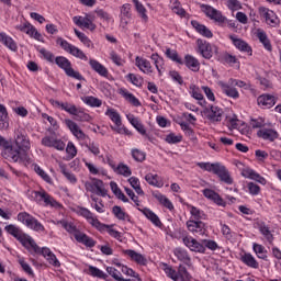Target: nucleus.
<instances>
[{
    "label": "nucleus",
    "mask_w": 281,
    "mask_h": 281,
    "mask_svg": "<svg viewBox=\"0 0 281 281\" xmlns=\"http://www.w3.org/2000/svg\"><path fill=\"white\" fill-rule=\"evenodd\" d=\"M252 249L258 258L267 260V250L262 245L254 244Z\"/></svg>",
    "instance_id": "obj_49"
},
{
    "label": "nucleus",
    "mask_w": 281,
    "mask_h": 281,
    "mask_svg": "<svg viewBox=\"0 0 281 281\" xmlns=\"http://www.w3.org/2000/svg\"><path fill=\"white\" fill-rule=\"evenodd\" d=\"M196 46L199 54H201V56L207 60H210L214 54H218V47L212 46V44L205 40L199 38L196 41Z\"/></svg>",
    "instance_id": "obj_4"
},
{
    "label": "nucleus",
    "mask_w": 281,
    "mask_h": 281,
    "mask_svg": "<svg viewBox=\"0 0 281 281\" xmlns=\"http://www.w3.org/2000/svg\"><path fill=\"white\" fill-rule=\"evenodd\" d=\"M115 265H116L117 269H120V271L122 273H124L125 276H130L131 278H137V273L133 269H131L126 266H123L122 263H115Z\"/></svg>",
    "instance_id": "obj_59"
},
{
    "label": "nucleus",
    "mask_w": 281,
    "mask_h": 281,
    "mask_svg": "<svg viewBox=\"0 0 281 281\" xmlns=\"http://www.w3.org/2000/svg\"><path fill=\"white\" fill-rule=\"evenodd\" d=\"M72 115H75L77 122H91V115L87 114V112L82 111L80 108H77V112Z\"/></svg>",
    "instance_id": "obj_43"
},
{
    "label": "nucleus",
    "mask_w": 281,
    "mask_h": 281,
    "mask_svg": "<svg viewBox=\"0 0 281 281\" xmlns=\"http://www.w3.org/2000/svg\"><path fill=\"white\" fill-rule=\"evenodd\" d=\"M42 145L47 148H56V150H65V142L54 136H45L42 138Z\"/></svg>",
    "instance_id": "obj_13"
},
{
    "label": "nucleus",
    "mask_w": 281,
    "mask_h": 281,
    "mask_svg": "<svg viewBox=\"0 0 281 281\" xmlns=\"http://www.w3.org/2000/svg\"><path fill=\"white\" fill-rule=\"evenodd\" d=\"M121 95L127 100L130 104H133V106H142V102L133 95V93L126 91V90H121Z\"/></svg>",
    "instance_id": "obj_39"
},
{
    "label": "nucleus",
    "mask_w": 281,
    "mask_h": 281,
    "mask_svg": "<svg viewBox=\"0 0 281 281\" xmlns=\"http://www.w3.org/2000/svg\"><path fill=\"white\" fill-rule=\"evenodd\" d=\"M243 177H246V179H252L254 181H257L258 183H261L265 186L267 183V180L261 177L259 173L254 171L252 169L246 168L241 171Z\"/></svg>",
    "instance_id": "obj_28"
},
{
    "label": "nucleus",
    "mask_w": 281,
    "mask_h": 281,
    "mask_svg": "<svg viewBox=\"0 0 281 281\" xmlns=\"http://www.w3.org/2000/svg\"><path fill=\"white\" fill-rule=\"evenodd\" d=\"M112 212L119 221H126L130 218L128 214H126L121 206H113Z\"/></svg>",
    "instance_id": "obj_53"
},
{
    "label": "nucleus",
    "mask_w": 281,
    "mask_h": 281,
    "mask_svg": "<svg viewBox=\"0 0 281 281\" xmlns=\"http://www.w3.org/2000/svg\"><path fill=\"white\" fill-rule=\"evenodd\" d=\"M124 254L131 258V260H134V262H137V265H146L148 260H146V257L144 255L135 251V250H124Z\"/></svg>",
    "instance_id": "obj_30"
},
{
    "label": "nucleus",
    "mask_w": 281,
    "mask_h": 281,
    "mask_svg": "<svg viewBox=\"0 0 281 281\" xmlns=\"http://www.w3.org/2000/svg\"><path fill=\"white\" fill-rule=\"evenodd\" d=\"M86 147L88 148V150H90L92 155H94V157H98V155H100V144L95 142H90L86 145Z\"/></svg>",
    "instance_id": "obj_64"
},
{
    "label": "nucleus",
    "mask_w": 281,
    "mask_h": 281,
    "mask_svg": "<svg viewBox=\"0 0 281 281\" xmlns=\"http://www.w3.org/2000/svg\"><path fill=\"white\" fill-rule=\"evenodd\" d=\"M204 113L206 114L207 120L211 122H221L223 120V109L211 105L210 108H206L204 110Z\"/></svg>",
    "instance_id": "obj_15"
},
{
    "label": "nucleus",
    "mask_w": 281,
    "mask_h": 281,
    "mask_svg": "<svg viewBox=\"0 0 281 281\" xmlns=\"http://www.w3.org/2000/svg\"><path fill=\"white\" fill-rule=\"evenodd\" d=\"M89 65L91 69H93V71L99 74V76H103V78L109 77V70L106 69V67H104V65L100 64V61L95 59H90Z\"/></svg>",
    "instance_id": "obj_27"
},
{
    "label": "nucleus",
    "mask_w": 281,
    "mask_h": 281,
    "mask_svg": "<svg viewBox=\"0 0 281 281\" xmlns=\"http://www.w3.org/2000/svg\"><path fill=\"white\" fill-rule=\"evenodd\" d=\"M145 180L149 186H154V188H164V180H161L159 175L147 173Z\"/></svg>",
    "instance_id": "obj_33"
},
{
    "label": "nucleus",
    "mask_w": 281,
    "mask_h": 281,
    "mask_svg": "<svg viewBox=\"0 0 281 281\" xmlns=\"http://www.w3.org/2000/svg\"><path fill=\"white\" fill-rule=\"evenodd\" d=\"M135 65L136 67H138V69L140 71H143V74H153V65H150V61H148V59L144 58V57H139L137 56L135 58Z\"/></svg>",
    "instance_id": "obj_22"
},
{
    "label": "nucleus",
    "mask_w": 281,
    "mask_h": 281,
    "mask_svg": "<svg viewBox=\"0 0 281 281\" xmlns=\"http://www.w3.org/2000/svg\"><path fill=\"white\" fill-rule=\"evenodd\" d=\"M76 213L79 216H83V218H87L88 223H90V225H92V227H95V229H98L99 232H104V228L106 226L100 223V221L97 220V217H93V213H91V211H89L87 207L78 206L76 209Z\"/></svg>",
    "instance_id": "obj_5"
},
{
    "label": "nucleus",
    "mask_w": 281,
    "mask_h": 281,
    "mask_svg": "<svg viewBox=\"0 0 281 281\" xmlns=\"http://www.w3.org/2000/svg\"><path fill=\"white\" fill-rule=\"evenodd\" d=\"M142 212H143L144 216H146V218H148V221H150L154 225H156V227H160L161 221H159V217L157 216V214H155L149 209H144V210H142Z\"/></svg>",
    "instance_id": "obj_37"
},
{
    "label": "nucleus",
    "mask_w": 281,
    "mask_h": 281,
    "mask_svg": "<svg viewBox=\"0 0 281 281\" xmlns=\"http://www.w3.org/2000/svg\"><path fill=\"white\" fill-rule=\"evenodd\" d=\"M198 166L202 170H206V172H213V175H215L220 164L218 162H215V164L199 162Z\"/></svg>",
    "instance_id": "obj_46"
},
{
    "label": "nucleus",
    "mask_w": 281,
    "mask_h": 281,
    "mask_svg": "<svg viewBox=\"0 0 281 281\" xmlns=\"http://www.w3.org/2000/svg\"><path fill=\"white\" fill-rule=\"evenodd\" d=\"M187 227L192 234H196L198 236L205 235V223L201 221L190 220L187 222Z\"/></svg>",
    "instance_id": "obj_16"
},
{
    "label": "nucleus",
    "mask_w": 281,
    "mask_h": 281,
    "mask_svg": "<svg viewBox=\"0 0 281 281\" xmlns=\"http://www.w3.org/2000/svg\"><path fill=\"white\" fill-rule=\"evenodd\" d=\"M10 123H8V109L5 106H0V131L8 130Z\"/></svg>",
    "instance_id": "obj_36"
},
{
    "label": "nucleus",
    "mask_w": 281,
    "mask_h": 281,
    "mask_svg": "<svg viewBox=\"0 0 281 281\" xmlns=\"http://www.w3.org/2000/svg\"><path fill=\"white\" fill-rule=\"evenodd\" d=\"M190 214L195 218V221H203L205 220V213L203 211L199 210L195 206H190Z\"/></svg>",
    "instance_id": "obj_57"
},
{
    "label": "nucleus",
    "mask_w": 281,
    "mask_h": 281,
    "mask_svg": "<svg viewBox=\"0 0 281 281\" xmlns=\"http://www.w3.org/2000/svg\"><path fill=\"white\" fill-rule=\"evenodd\" d=\"M60 171L63 172L64 177L70 181V183H76L78 179H76V176L69 171H67V167L60 162L59 164Z\"/></svg>",
    "instance_id": "obj_55"
},
{
    "label": "nucleus",
    "mask_w": 281,
    "mask_h": 281,
    "mask_svg": "<svg viewBox=\"0 0 281 281\" xmlns=\"http://www.w3.org/2000/svg\"><path fill=\"white\" fill-rule=\"evenodd\" d=\"M257 36L260 43H262V45L265 46V48L268 49V52H271V42H269L267 33H265L263 31H258Z\"/></svg>",
    "instance_id": "obj_50"
},
{
    "label": "nucleus",
    "mask_w": 281,
    "mask_h": 281,
    "mask_svg": "<svg viewBox=\"0 0 281 281\" xmlns=\"http://www.w3.org/2000/svg\"><path fill=\"white\" fill-rule=\"evenodd\" d=\"M190 94L194 98V100H198L201 102L203 100V93H201V88L199 86L192 83L189 87Z\"/></svg>",
    "instance_id": "obj_45"
},
{
    "label": "nucleus",
    "mask_w": 281,
    "mask_h": 281,
    "mask_svg": "<svg viewBox=\"0 0 281 281\" xmlns=\"http://www.w3.org/2000/svg\"><path fill=\"white\" fill-rule=\"evenodd\" d=\"M186 66L191 69L192 71H199L200 63L199 59L192 57V55H187L184 57Z\"/></svg>",
    "instance_id": "obj_35"
},
{
    "label": "nucleus",
    "mask_w": 281,
    "mask_h": 281,
    "mask_svg": "<svg viewBox=\"0 0 281 281\" xmlns=\"http://www.w3.org/2000/svg\"><path fill=\"white\" fill-rule=\"evenodd\" d=\"M165 54H166L167 58H170V60H173V63L183 65V60L181 59V57H179V54L177 53V50L167 48Z\"/></svg>",
    "instance_id": "obj_52"
},
{
    "label": "nucleus",
    "mask_w": 281,
    "mask_h": 281,
    "mask_svg": "<svg viewBox=\"0 0 281 281\" xmlns=\"http://www.w3.org/2000/svg\"><path fill=\"white\" fill-rule=\"evenodd\" d=\"M106 272L109 273V276H111V278L115 279L116 281H133L131 279H124L122 277V272L120 269L114 268V267H108L106 268Z\"/></svg>",
    "instance_id": "obj_38"
},
{
    "label": "nucleus",
    "mask_w": 281,
    "mask_h": 281,
    "mask_svg": "<svg viewBox=\"0 0 281 281\" xmlns=\"http://www.w3.org/2000/svg\"><path fill=\"white\" fill-rule=\"evenodd\" d=\"M127 120L140 135L150 139V137H148V134L146 133V127H144V124H142L139 119L135 117L133 114H130L127 115Z\"/></svg>",
    "instance_id": "obj_25"
},
{
    "label": "nucleus",
    "mask_w": 281,
    "mask_h": 281,
    "mask_svg": "<svg viewBox=\"0 0 281 281\" xmlns=\"http://www.w3.org/2000/svg\"><path fill=\"white\" fill-rule=\"evenodd\" d=\"M183 245L190 249V251H195L198 254H205V246L199 243V240L194 239L193 237L186 236L182 238Z\"/></svg>",
    "instance_id": "obj_9"
},
{
    "label": "nucleus",
    "mask_w": 281,
    "mask_h": 281,
    "mask_svg": "<svg viewBox=\"0 0 281 281\" xmlns=\"http://www.w3.org/2000/svg\"><path fill=\"white\" fill-rule=\"evenodd\" d=\"M16 239L26 249H33L35 254H38V251H41V248L38 247V245H36V241H34L32 237L21 233Z\"/></svg>",
    "instance_id": "obj_17"
},
{
    "label": "nucleus",
    "mask_w": 281,
    "mask_h": 281,
    "mask_svg": "<svg viewBox=\"0 0 281 281\" xmlns=\"http://www.w3.org/2000/svg\"><path fill=\"white\" fill-rule=\"evenodd\" d=\"M132 157L135 161L142 162L146 160V153L140 149H132Z\"/></svg>",
    "instance_id": "obj_62"
},
{
    "label": "nucleus",
    "mask_w": 281,
    "mask_h": 281,
    "mask_svg": "<svg viewBox=\"0 0 281 281\" xmlns=\"http://www.w3.org/2000/svg\"><path fill=\"white\" fill-rule=\"evenodd\" d=\"M32 198L38 203L44 201L45 205H50V207H60V204L45 191H34Z\"/></svg>",
    "instance_id": "obj_7"
},
{
    "label": "nucleus",
    "mask_w": 281,
    "mask_h": 281,
    "mask_svg": "<svg viewBox=\"0 0 281 281\" xmlns=\"http://www.w3.org/2000/svg\"><path fill=\"white\" fill-rule=\"evenodd\" d=\"M72 21L78 25V27H86V30H90V32L95 30V24H93V16L90 14H86L85 18L74 16Z\"/></svg>",
    "instance_id": "obj_10"
},
{
    "label": "nucleus",
    "mask_w": 281,
    "mask_h": 281,
    "mask_svg": "<svg viewBox=\"0 0 281 281\" xmlns=\"http://www.w3.org/2000/svg\"><path fill=\"white\" fill-rule=\"evenodd\" d=\"M66 126H68L70 133L77 137V139H80L81 142H85L87 139V134L80 130V126H78V123L71 121V120H66L65 121Z\"/></svg>",
    "instance_id": "obj_18"
},
{
    "label": "nucleus",
    "mask_w": 281,
    "mask_h": 281,
    "mask_svg": "<svg viewBox=\"0 0 281 281\" xmlns=\"http://www.w3.org/2000/svg\"><path fill=\"white\" fill-rule=\"evenodd\" d=\"M128 183L132 186V188L137 192L138 194H144V190H142V186L139 184V179L135 177H131L128 179Z\"/></svg>",
    "instance_id": "obj_58"
},
{
    "label": "nucleus",
    "mask_w": 281,
    "mask_h": 281,
    "mask_svg": "<svg viewBox=\"0 0 281 281\" xmlns=\"http://www.w3.org/2000/svg\"><path fill=\"white\" fill-rule=\"evenodd\" d=\"M259 106H265L266 109H271L276 105V97L270 94H262L257 99Z\"/></svg>",
    "instance_id": "obj_29"
},
{
    "label": "nucleus",
    "mask_w": 281,
    "mask_h": 281,
    "mask_svg": "<svg viewBox=\"0 0 281 281\" xmlns=\"http://www.w3.org/2000/svg\"><path fill=\"white\" fill-rule=\"evenodd\" d=\"M85 188L87 192H92V194H98V196H106L108 191L102 180L93 179L92 182H86Z\"/></svg>",
    "instance_id": "obj_6"
},
{
    "label": "nucleus",
    "mask_w": 281,
    "mask_h": 281,
    "mask_svg": "<svg viewBox=\"0 0 281 281\" xmlns=\"http://www.w3.org/2000/svg\"><path fill=\"white\" fill-rule=\"evenodd\" d=\"M2 157L8 161H13V164H21V161H27V154H25V151H22L16 146L11 145L10 143L7 144V146L3 148Z\"/></svg>",
    "instance_id": "obj_1"
},
{
    "label": "nucleus",
    "mask_w": 281,
    "mask_h": 281,
    "mask_svg": "<svg viewBox=\"0 0 281 281\" xmlns=\"http://www.w3.org/2000/svg\"><path fill=\"white\" fill-rule=\"evenodd\" d=\"M75 34L79 38V41H81V43L86 45V47L93 48V43L91 42V40H89V37H87L85 33L78 31V29H75Z\"/></svg>",
    "instance_id": "obj_51"
},
{
    "label": "nucleus",
    "mask_w": 281,
    "mask_h": 281,
    "mask_svg": "<svg viewBox=\"0 0 281 281\" xmlns=\"http://www.w3.org/2000/svg\"><path fill=\"white\" fill-rule=\"evenodd\" d=\"M114 172H116V175H122L123 177H131L133 175L131 168H128L123 162L119 164L117 167L114 168Z\"/></svg>",
    "instance_id": "obj_44"
},
{
    "label": "nucleus",
    "mask_w": 281,
    "mask_h": 281,
    "mask_svg": "<svg viewBox=\"0 0 281 281\" xmlns=\"http://www.w3.org/2000/svg\"><path fill=\"white\" fill-rule=\"evenodd\" d=\"M13 146H15V148H19L22 153H27V150H30V138L27 137V135L19 132L15 136V140Z\"/></svg>",
    "instance_id": "obj_14"
},
{
    "label": "nucleus",
    "mask_w": 281,
    "mask_h": 281,
    "mask_svg": "<svg viewBox=\"0 0 281 281\" xmlns=\"http://www.w3.org/2000/svg\"><path fill=\"white\" fill-rule=\"evenodd\" d=\"M203 195L205 196V199H209L210 201L215 202L216 205H220L221 207H225V205H226L223 198H221V195L218 193H216L214 190L204 189Z\"/></svg>",
    "instance_id": "obj_21"
},
{
    "label": "nucleus",
    "mask_w": 281,
    "mask_h": 281,
    "mask_svg": "<svg viewBox=\"0 0 281 281\" xmlns=\"http://www.w3.org/2000/svg\"><path fill=\"white\" fill-rule=\"evenodd\" d=\"M127 79H128L130 82H132V85H134L135 87H142V85H144V78L137 77V75H135V74H128V75H127Z\"/></svg>",
    "instance_id": "obj_61"
},
{
    "label": "nucleus",
    "mask_w": 281,
    "mask_h": 281,
    "mask_svg": "<svg viewBox=\"0 0 281 281\" xmlns=\"http://www.w3.org/2000/svg\"><path fill=\"white\" fill-rule=\"evenodd\" d=\"M5 232L8 234H11V236H13L14 238H18L19 236H21V229H19V227H16L15 225H7L4 227Z\"/></svg>",
    "instance_id": "obj_63"
},
{
    "label": "nucleus",
    "mask_w": 281,
    "mask_h": 281,
    "mask_svg": "<svg viewBox=\"0 0 281 281\" xmlns=\"http://www.w3.org/2000/svg\"><path fill=\"white\" fill-rule=\"evenodd\" d=\"M175 256L178 258V260H180L181 262H183L188 267H190L192 265V260L190 259V256L188 255V251H186L181 248H176L175 249Z\"/></svg>",
    "instance_id": "obj_34"
},
{
    "label": "nucleus",
    "mask_w": 281,
    "mask_h": 281,
    "mask_svg": "<svg viewBox=\"0 0 281 281\" xmlns=\"http://www.w3.org/2000/svg\"><path fill=\"white\" fill-rule=\"evenodd\" d=\"M191 25L192 27H194L198 34H200L201 36H204V38H212L214 36L212 31L204 24L199 23V21H195V20L191 21Z\"/></svg>",
    "instance_id": "obj_23"
},
{
    "label": "nucleus",
    "mask_w": 281,
    "mask_h": 281,
    "mask_svg": "<svg viewBox=\"0 0 281 281\" xmlns=\"http://www.w3.org/2000/svg\"><path fill=\"white\" fill-rule=\"evenodd\" d=\"M71 56H75V58H79L80 60H89L85 52H82L80 48L74 46L72 49L69 53Z\"/></svg>",
    "instance_id": "obj_60"
},
{
    "label": "nucleus",
    "mask_w": 281,
    "mask_h": 281,
    "mask_svg": "<svg viewBox=\"0 0 281 281\" xmlns=\"http://www.w3.org/2000/svg\"><path fill=\"white\" fill-rule=\"evenodd\" d=\"M215 175L220 177L221 181H223L224 183H227V186H232V183H234V179L229 175V171L227 170V168H225V166L221 164L217 166V169L215 170Z\"/></svg>",
    "instance_id": "obj_19"
},
{
    "label": "nucleus",
    "mask_w": 281,
    "mask_h": 281,
    "mask_svg": "<svg viewBox=\"0 0 281 281\" xmlns=\"http://www.w3.org/2000/svg\"><path fill=\"white\" fill-rule=\"evenodd\" d=\"M259 14L266 19L267 25H270V27H278L280 25V19H278V15H276V12L261 7L259 8Z\"/></svg>",
    "instance_id": "obj_8"
},
{
    "label": "nucleus",
    "mask_w": 281,
    "mask_h": 281,
    "mask_svg": "<svg viewBox=\"0 0 281 281\" xmlns=\"http://www.w3.org/2000/svg\"><path fill=\"white\" fill-rule=\"evenodd\" d=\"M89 271H90V276H92L93 278H101L102 280H106V278H109L106 273H104L102 270L93 266L89 267Z\"/></svg>",
    "instance_id": "obj_56"
},
{
    "label": "nucleus",
    "mask_w": 281,
    "mask_h": 281,
    "mask_svg": "<svg viewBox=\"0 0 281 281\" xmlns=\"http://www.w3.org/2000/svg\"><path fill=\"white\" fill-rule=\"evenodd\" d=\"M18 221L26 225L30 229H33L34 232H45V226L38 222V220L34 218V216L24 213H19Z\"/></svg>",
    "instance_id": "obj_3"
},
{
    "label": "nucleus",
    "mask_w": 281,
    "mask_h": 281,
    "mask_svg": "<svg viewBox=\"0 0 281 281\" xmlns=\"http://www.w3.org/2000/svg\"><path fill=\"white\" fill-rule=\"evenodd\" d=\"M75 238L78 243H82V245H86V247H95V240L87 236V234L85 233H76Z\"/></svg>",
    "instance_id": "obj_32"
},
{
    "label": "nucleus",
    "mask_w": 281,
    "mask_h": 281,
    "mask_svg": "<svg viewBox=\"0 0 281 281\" xmlns=\"http://www.w3.org/2000/svg\"><path fill=\"white\" fill-rule=\"evenodd\" d=\"M133 3L135 4V9L138 12L140 19L144 21V23H147L148 15L146 14V8L144 4H142L138 0H133Z\"/></svg>",
    "instance_id": "obj_41"
},
{
    "label": "nucleus",
    "mask_w": 281,
    "mask_h": 281,
    "mask_svg": "<svg viewBox=\"0 0 281 281\" xmlns=\"http://www.w3.org/2000/svg\"><path fill=\"white\" fill-rule=\"evenodd\" d=\"M153 196L155 199H157V201H159V203H161V205L167 207V210H175V206L172 205V202H170L169 199L166 198V195H164L161 193H154Z\"/></svg>",
    "instance_id": "obj_40"
},
{
    "label": "nucleus",
    "mask_w": 281,
    "mask_h": 281,
    "mask_svg": "<svg viewBox=\"0 0 281 281\" xmlns=\"http://www.w3.org/2000/svg\"><path fill=\"white\" fill-rule=\"evenodd\" d=\"M231 41H233V45H235V47L237 49H239L240 52H246L247 54L251 55V46L249 44H247V42L231 35L229 36Z\"/></svg>",
    "instance_id": "obj_26"
},
{
    "label": "nucleus",
    "mask_w": 281,
    "mask_h": 281,
    "mask_svg": "<svg viewBox=\"0 0 281 281\" xmlns=\"http://www.w3.org/2000/svg\"><path fill=\"white\" fill-rule=\"evenodd\" d=\"M240 260L244 265H246V267H249L250 269L260 268V263L258 262V260H256V257H254V255L249 252H244L243 255H240Z\"/></svg>",
    "instance_id": "obj_24"
},
{
    "label": "nucleus",
    "mask_w": 281,
    "mask_h": 281,
    "mask_svg": "<svg viewBox=\"0 0 281 281\" xmlns=\"http://www.w3.org/2000/svg\"><path fill=\"white\" fill-rule=\"evenodd\" d=\"M16 30H20V32H24V34H27L32 38H35V41H42L43 35L38 33L36 27L30 23H24L15 26Z\"/></svg>",
    "instance_id": "obj_12"
},
{
    "label": "nucleus",
    "mask_w": 281,
    "mask_h": 281,
    "mask_svg": "<svg viewBox=\"0 0 281 281\" xmlns=\"http://www.w3.org/2000/svg\"><path fill=\"white\" fill-rule=\"evenodd\" d=\"M56 43L61 47V49H64V52H67V54H70L71 49H74V45L63 37H57Z\"/></svg>",
    "instance_id": "obj_54"
},
{
    "label": "nucleus",
    "mask_w": 281,
    "mask_h": 281,
    "mask_svg": "<svg viewBox=\"0 0 281 281\" xmlns=\"http://www.w3.org/2000/svg\"><path fill=\"white\" fill-rule=\"evenodd\" d=\"M55 64L59 69H64L66 76L69 78H75V80H85V77L78 71H76L74 68H71V61L67 59L65 56H58L55 58Z\"/></svg>",
    "instance_id": "obj_2"
},
{
    "label": "nucleus",
    "mask_w": 281,
    "mask_h": 281,
    "mask_svg": "<svg viewBox=\"0 0 281 281\" xmlns=\"http://www.w3.org/2000/svg\"><path fill=\"white\" fill-rule=\"evenodd\" d=\"M257 137L265 142H276L280 137V134L274 128L262 127L257 132Z\"/></svg>",
    "instance_id": "obj_11"
},
{
    "label": "nucleus",
    "mask_w": 281,
    "mask_h": 281,
    "mask_svg": "<svg viewBox=\"0 0 281 281\" xmlns=\"http://www.w3.org/2000/svg\"><path fill=\"white\" fill-rule=\"evenodd\" d=\"M105 114L110 116V120H112V122H114L116 128H120V126H122V117L120 116V113H117L115 110L109 109Z\"/></svg>",
    "instance_id": "obj_42"
},
{
    "label": "nucleus",
    "mask_w": 281,
    "mask_h": 281,
    "mask_svg": "<svg viewBox=\"0 0 281 281\" xmlns=\"http://www.w3.org/2000/svg\"><path fill=\"white\" fill-rule=\"evenodd\" d=\"M81 100L85 104H88V106H102V100L95 97H83Z\"/></svg>",
    "instance_id": "obj_48"
},
{
    "label": "nucleus",
    "mask_w": 281,
    "mask_h": 281,
    "mask_svg": "<svg viewBox=\"0 0 281 281\" xmlns=\"http://www.w3.org/2000/svg\"><path fill=\"white\" fill-rule=\"evenodd\" d=\"M223 93H225V95H227L228 98H233L234 100H238V98H240V93H238V90L236 88H234V86L228 83H225L223 81L218 82Z\"/></svg>",
    "instance_id": "obj_20"
},
{
    "label": "nucleus",
    "mask_w": 281,
    "mask_h": 281,
    "mask_svg": "<svg viewBox=\"0 0 281 281\" xmlns=\"http://www.w3.org/2000/svg\"><path fill=\"white\" fill-rule=\"evenodd\" d=\"M0 43H3V45L11 49V52H16L18 49L16 42H14L12 37L8 36V34L3 32H0Z\"/></svg>",
    "instance_id": "obj_31"
},
{
    "label": "nucleus",
    "mask_w": 281,
    "mask_h": 281,
    "mask_svg": "<svg viewBox=\"0 0 281 281\" xmlns=\"http://www.w3.org/2000/svg\"><path fill=\"white\" fill-rule=\"evenodd\" d=\"M178 278L179 281H192V276H190V272L183 266H179Z\"/></svg>",
    "instance_id": "obj_47"
}]
</instances>
